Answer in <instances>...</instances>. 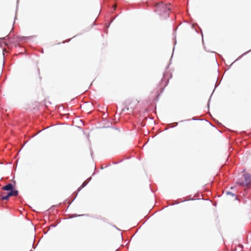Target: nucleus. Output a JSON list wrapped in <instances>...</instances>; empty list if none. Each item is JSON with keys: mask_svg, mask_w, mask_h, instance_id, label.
<instances>
[{"mask_svg": "<svg viewBox=\"0 0 251 251\" xmlns=\"http://www.w3.org/2000/svg\"><path fill=\"white\" fill-rule=\"evenodd\" d=\"M154 12L160 19H165L169 17L171 10L170 4L163 2L155 3L154 5Z\"/></svg>", "mask_w": 251, "mask_h": 251, "instance_id": "f257e3e1", "label": "nucleus"}, {"mask_svg": "<svg viewBox=\"0 0 251 251\" xmlns=\"http://www.w3.org/2000/svg\"><path fill=\"white\" fill-rule=\"evenodd\" d=\"M245 181L241 182L240 185L246 186L247 188H251V176L249 174L244 175Z\"/></svg>", "mask_w": 251, "mask_h": 251, "instance_id": "f03ea898", "label": "nucleus"}, {"mask_svg": "<svg viewBox=\"0 0 251 251\" xmlns=\"http://www.w3.org/2000/svg\"><path fill=\"white\" fill-rule=\"evenodd\" d=\"M18 191L16 190L11 191L10 192L8 193L7 195H5V193H2L1 194V199L2 200H7L11 196H18Z\"/></svg>", "mask_w": 251, "mask_h": 251, "instance_id": "7ed1b4c3", "label": "nucleus"}, {"mask_svg": "<svg viewBox=\"0 0 251 251\" xmlns=\"http://www.w3.org/2000/svg\"><path fill=\"white\" fill-rule=\"evenodd\" d=\"M13 185L11 183H9L2 188V189L5 191H12L13 190Z\"/></svg>", "mask_w": 251, "mask_h": 251, "instance_id": "20e7f679", "label": "nucleus"}, {"mask_svg": "<svg viewBox=\"0 0 251 251\" xmlns=\"http://www.w3.org/2000/svg\"><path fill=\"white\" fill-rule=\"evenodd\" d=\"M86 185V183H85V182H84L82 185L79 187V189H82V188H83L85 185Z\"/></svg>", "mask_w": 251, "mask_h": 251, "instance_id": "39448f33", "label": "nucleus"}, {"mask_svg": "<svg viewBox=\"0 0 251 251\" xmlns=\"http://www.w3.org/2000/svg\"><path fill=\"white\" fill-rule=\"evenodd\" d=\"M38 74L39 75V81H41V77H40V73H39V71L38 72Z\"/></svg>", "mask_w": 251, "mask_h": 251, "instance_id": "423d86ee", "label": "nucleus"}, {"mask_svg": "<svg viewBox=\"0 0 251 251\" xmlns=\"http://www.w3.org/2000/svg\"><path fill=\"white\" fill-rule=\"evenodd\" d=\"M251 51V49L250 50L246 51V52H245L243 55L246 54L247 53H248V52H249Z\"/></svg>", "mask_w": 251, "mask_h": 251, "instance_id": "0eeeda50", "label": "nucleus"}, {"mask_svg": "<svg viewBox=\"0 0 251 251\" xmlns=\"http://www.w3.org/2000/svg\"><path fill=\"white\" fill-rule=\"evenodd\" d=\"M226 194H230V195H233V196H234V195L232 194L230 192H227L226 193Z\"/></svg>", "mask_w": 251, "mask_h": 251, "instance_id": "6e6552de", "label": "nucleus"}, {"mask_svg": "<svg viewBox=\"0 0 251 251\" xmlns=\"http://www.w3.org/2000/svg\"><path fill=\"white\" fill-rule=\"evenodd\" d=\"M113 7H114V9H115L116 7V5H115L113 6Z\"/></svg>", "mask_w": 251, "mask_h": 251, "instance_id": "1a4fd4ad", "label": "nucleus"}]
</instances>
